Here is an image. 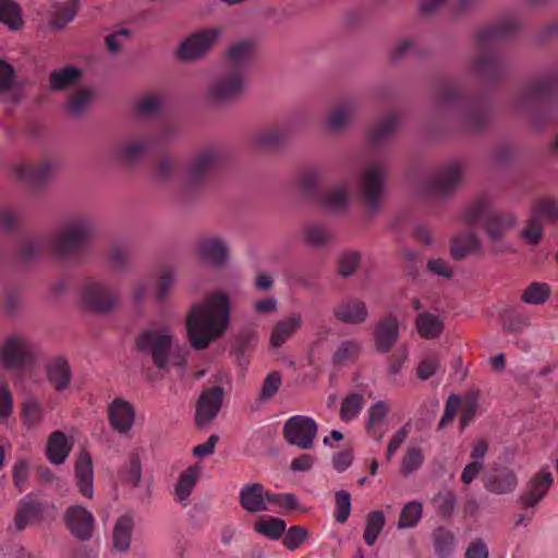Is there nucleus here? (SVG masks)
Segmentation results:
<instances>
[{"instance_id":"0eeeda50","label":"nucleus","mask_w":558,"mask_h":558,"mask_svg":"<svg viewBox=\"0 0 558 558\" xmlns=\"http://www.w3.org/2000/svg\"><path fill=\"white\" fill-rule=\"evenodd\" d=\"M385 179L386 168L381 162L369 163L362 173L359 193L366 210V219H372L380 210Z\"/></svg>"},{"instance_id":"603ef678","label":"nucleus","mask_w":558,"mask_h":558,"mask_svg":"<svg viewBox=\"0 0 558 558\" xmlns=\"http://www.w3.org/2000/svg\"><path fill=\"white\" fill-rule=\"evenodd\" d=\"M386 520L380 510L371 511L366 518L363 538L368 546H373L385 526Z\"/></svg>"},{"instance_id":"b1692460","label":"nucleus","mask_w":558,"mask_h":558,"mask_svg":"<svg viewBox=\"0 0 558 558\" xmlns=\"http://www.w3.org/2000/svg\"><path fill=\"white\" fill-rule=\"evenodd\" d=\"M209 48V31L204 29L185 38L174 51V56L183 62H192L202 58Z\"/></svg>"},{"instance_id":"69168bd1","label":"nucleus","mask_w":558,"mask_h":558,"mask_svg":"<svg viewBox=\"0 0 558 558\" xmlns=\"http://www.w3.org/2000/svg\"><path fill=\"white\" fill-rule=\"evenodd\" d=\"M388 405L384 401H377L368 409V418L366 422V430L368 434L376 435V425L381 423L388 413Z\"/></svg>"},{"instance_id":"aec40b11","label":"nucleus","mask_w":558,"mask_h":558,"mask_svg":"<svg viewBox=\"0 0 558 558\" xmlns=\"http://www.w3.org/2000/svg\"><path fill=\"white\" fill-rule=\"evenodd\" d=\"M65 523L72 535L87 541L93 536L95 518L90 511L81 505H74L65 511Z\"/></svg>"},{"instance_id":"a18cd8bd","label":"nucleus","mask_w":558,"mask_h":558,"mask_svg":"<svg viewBox=\"0 0 558 558\" xmlns=\"http://www.w3.org/2000/svg\"><path fill=\"white\" fill-rule=\"evenodd\" d=\"M54 171L56 167L49 161L41 162L37 166L20 165L16 167V173L21 179L37 183L49 179Z\"/></svg>"},{"instance_id":"4c0bfd02","label":"nucleus","mask_w":558,"mask_h":558,"mask_svg":"<svg viewBox=\"0 0 558 558\" xmlns=\"http://www.w3.org/2000/svg\"><path fill=\"white\" fill-rule=\"evenodd\" d=\"M316 203L331 211H344L349 205L348 191L344 186H335L332 189L322 191Z\"/></svg>"},{"instance_id":"f8f14e48","label":"nucleus","mask_w":558,"mask_h":558,"mask_svg":"<svg viewBox=\"0 0 558 558\" xmlns=\"http://www.w3.org/2000/svg\"><path fill=\"white\" fill-rule=\"evenodd\" d=\"M187 335L191 345L197 350L209 344V300L192 307L186 318Z\"/></svg>"},{"instance_id":"c9c22d12","label":"nucleus","mask_w":558,"mask_h":558,"mask_svg":"<svg viewBox=\"0 0 558 558\" xmlns=\"http://www.w3.org/2000/svg\"><path fill=\"white\" fill-rule=\"evenodd\" d=\"M398 122V117L393 112L384 117L368 131V143L373 147L381 146L393 134Z\"/></svg>"},{"instance_id":"58836bf2","label":"nucleus","mask_w":558,"mask_h":558,"mask_svg":"<svg viewBox=\"0 0 558 558\" xmlns=\"http://www.w3.org/2000/svg\"><path fill=\"white\" fill-rule=\"evenodd\" d=\"M357 105L355 101H347L335 108L327 118V126L335 132L343 131L355 116Z\"/></svg>"},{"instance_id":"f257e3e1","label":"nucleus","mask_w":558,"mask_h":558,"mask_svg":"<svg viewBox=\"0 0 558 558\" xmlns=\"http://www.w3.org/2000/svg\"><path fill=\"white\" fill-rule=\"evenodd\" d=\"M437 106L465 133H480L489 122V102L483 96H465L456 80H442L435 89Z\"/></svg>"},{"instance_id":"9d476101","label":"nucleus","mask_w":558,"mask_h":558,"mask_svg":"<svg viewBox=\"0 0 558 558\" xmlns=\"http://www.w3.org/2000/svg\"><path fill=\"white\" fill-rule=\"evenodd\" d=\"M245 81L243 74L226 69L211 84V107L239 100L244 93Z\"/></svg>"},{"instance_id":"6e6552de","label":"nucleus","mask_w":558,"mask_h":558,"mask_svg":"<svg viewBox=\"0 0 558 558\" xmlns=\"http://www.w3.org/2000/svg\"><path fill=\"white\" fill-rule=\"evenodd\" d=\"M81 301L89 311L107 314L119 305V293L108 280L89 279L81 290Z\"/></svg>"},{"instance_id":"bf43d9fd","label":"nucleus","mask_w":558,"mask_h":558,"mask_svg":"<svg viewBox=\"0 0 558 558\" xmlns=\"http://www.w3.org/2000/svg\"><path fill=\"white\" fill-rule=\"evenodd\" d=\"M231 257L229 245L219 238H211V267L222 269L227 267Z\"/></svg>"},{"instance_id":"473e14b6","label":"nucleus","mask_w":558,"mask_h":558,"mask_svg":"<svg viewBox=\"0 0 558 558\" xmlns=\"http://www.w3.org/2000/svg\"><path fill=\"white\" fill-rule=\"evenodd\" d=\"M502 331L509 333H521L530 325L529 317L519 305L506 306L499 313Z\"/></svg>"},{"instance_id":"49530a36","label":"nucleus","mask_w":558,"mask_h":558,"mask_svg":"<svg viewBox=\"0 0 558 558\" xmlns=\"http://www.w3.org/2000/svg\"><path fill=\"white\" fill-rule=\"evenodd\" d=\"M209 172V151H202L194 156L186 168V182L197 184L205 180Z\"/></svg>"},{"instance_id":"a878e982","label":"nucleus","mask_w":558,"mask_h":558,"mask_svg":"<svg viewBox=\"0 0 558 558\" xmlns=\"http://www.w3.org/2000/svg\"><path fill=\"white\" fill-rule=\"evenodd\" d=\"M46 374L49 384L58 392H63L70 388L72 369L69 362L57 356L50 360L46 366Z\"/></svg>"},{"instance_id":"2eb2a0df","label":"nucleus","mask_w":558,"mask_h":558,"mask_svg":"<svg viewBox=\"0 0 558 558\" xmlns=\"http://www.w3.org/2000/svg\"><path fill=\"white\" fill-rule=\"evenodd\" d=\"M541 217H545L549 221H556L558 219V203L554 199H544L533 210L527 226L521 232V236L533 246L538 244L543 238Z\"/></svg>"},{"instance_id":"37998d69","label":"nucleus","mask_w":558,"mask_h":558,"mask_svg":"<svg viewBox=\"0 0 558 558\" xmlns=\"http://www.w3.org/2000/svg\"><path fill=\"white\" fill-rule=\"evenodd\" d=\"M416 329L424 339H436L444 331V322L435 314L423 312L416 317Z\"/></svg>"},{"instance_id":"7c9ffc66","label":"nucleus","mask_w":558,"mask_h":558,"mask_svg":"<svg viewBox=\"0 0 558 558\" xmlns=\"http://www.w3.org/2000/svg\"><path fill=\"white\" fill-rule=\"evenodd\" d=\"M202 473V468L198 464L192 465L183 471L178 480V483L174 486V499L186 506L189 504V498L199 480Z\"/></svg>"},{"instance_id":"680f3d73","label":"nucleus","mask_w":558,"mask_h":558,"mask_svg":"<svg viewBox=\"0 0 558 558\" xmlns=\"http://www.w3.org/2000/svg\"><path fill=\"white\" fill-rule=\"evenodd\" d=\"M336 511L335 520L344 523L351 513V494L348 490L340 489L335 493Z\"/></svg>"},{"instance_id":"ddd939ff","label":"nucleus","mask_w":558,"mask_h":558,"mask_svg":"<svg viewBox=\"0 0 558 558\" xmlns=\"http://www.w3.org/2000/svg\"><path fill=\"white\" fill-rule=\"evenodd\" d=\"M35 356L36 349L25 337L12 336L0 350V364L15 369L31 363Z\"/></svg>"},{"instance_id":"412c9836","label":"nucleus","mask_w":558,"mask_h":558,"mask_svg":"<svg viewBox=\"0 0 558 558\" xmlns=\"http://www.w3.org/2000/svg\"><path fill=\"white\" fill-rule=\"evenodd\" d=\"M554 483L549 471L542 469L533 475L527 482L525 490L519 497V504L522 508H534L547 494Z\"/></svg>"},{"instance_id":"052dcab7","label":"nucleus","mask_w":558,"mask_h":558,"mask_svg":"<svg viewBox=\"0 0 558 558\" xmlns=\"http://www.w3.org/2000/svg\"><path fill=\"white\" fill-rule=\"evenodd\" d=\"M361 264V254L357 251H348L338 258L337 271L341 277H351Z\"/></svg>"},{"instance_id":"423d86ee","label":"nucleus","mask_w":558,"mask_h":558,"mask_svg":"<svg viewBox=\"0 0 558 558\" xmlns=\"http://www.w3.org/2000/svg\"><path fill=\"white\" fill-rule=\"evenodd\" d=\"M463 220L475 226L480 222L492 242L500 241L506 232L517 225V217L510 211L493 209L488 197L480 196L463 211Z\"/></svg>"},{"instance_id":"09e8293b","label":"nucleus","mask_w":558,"mask_h":558,"mask_svg":"<svg viewBox=\"0 0 558 558\" xmlns=\"http://www.w3.org/2000/svg\"><path fill=\"white\" fill-rule=\"evenodd\" d=\"M432 536L436 556L438 558L450 557L454 548V534L450 530L439 526L434 530Z\"/></svg>"},{"instance_id":"338daca9","label":"nucleus","mask_w":558,"mask_h":558,"mask_svg":"<svg viewBox=\"0 0 558 558\" xmlns=\"http://www.w3.org/2000/svg\"><path fill=\"white\" fill-rule=\"evenodd\" d=\"M90 90L84 88L76 92L68 102L69 111L74 116H81L88 108L92 101Z\"/></svg>"},{"instance_id":"e2e57ef3","label":"nucleus","mask_w":558,"mask_h":558,"mask_svg":"<svg viewBox=\"0 0 558 558\" xmlns=\"http://www.w3.org/2000/svg\"><path fill=\"white\" fill-rule=\"evenodd\" d=\"M361 350L359 342L354 340L343 341L332 355V363L337 366H342L356 355Z\"/></svg>"},{"instance_id":"ea45409f","label":"nucleus","mask_w":558,"mask_h":558,"mask_svg":"<svg viewBox=\"0 0 558 558\" xmlns=\"http://www.w3.org/2000/svg\"><path fill=\"white\" fill-rule=\"evenodd\" d=\"M323 170L319 168L306 169L298 178V186L303 196L310 201L316 202L322 191L318 185L323 180Z\"/></svg>"},{"instance_id":"5701e85b","label":"nucleus","mask_w":558,"mask_h":558,"mask_svg":"<svg viewBox=\"0 0 558 558\" xmlns=\"http://www.w3.org/2000/svg\"><path fill=\"white\" fill-rule=\"evenodd\" d=\"M333 317L347 325H360L368 317V310L364 301L356 298L341 300L332 310Z\"/></svg>"},{"instance_id":"8fccbe9b","label":"nucleus","mask_w":558,"mask_h":558,"mask_svg":"<svg viewBox=\"0 0 558 558\" xmlns=\"http://www.w3.org/2000/svg\"><path fill=\"white\" fill-rule=\"evenodd\" d=\"M432 504L442 519H450L457 506V495L445 488L434 496Z\"/></svg>"},{"instance_id":"f704fd0d","label":"nucleus","mask_w":558,"mask_h":558,"mask_svg":"<svg viewBox=\"0 0 558 558\" xmlns=\"http://www.w3.org/2000/svg\"><path fill=\"white\" fill-rule=\"evenodd\" d=\"M482 241L474 232H466L454 236L450 244V254L454 260H462L469 254L478 251Z\"/></svg>"},{"instance_id":"0e129e2a","label":"nucleus","mask_w":558,"mask_h":558,"mask_svg":"<svg viewBox=\"0 0 558 558\" xmlns=\"http://www.w3.org/2000/svg\"><path fill=\"white\" fill-rule=\"evenodd\" d=\"M308 530L302 525H292L287 531L282 544L289 550L299 548L308 537Z\"/></svg>"},{"instance_id":"79ce46f5","label":"nucleus","mask_w":558,"mask_h":558,"mask_svg":"<svg viewBox=\"0 0 558 558\" xmlns=\"http://www.w3.org/2000/svg\"><path fill=\"white\" fill-rule=\"evenodd\" d=\"M134 529V519L126 513L121 515L113 527V546L120 551L130 548L131 537Z\"/></svg>"},{"instance_id":"6ab92c4d","label":"nucleus","mask_w":558,"mask_h":558,"mask_svg":"<svg viewBox=\"0 0 558 558\" xmlns=\"http://www.w3.org/2000/svg\"><path fill=\"white\" fill-rule=\"evenodd\" d=\"M463 168L459 162L447 165L435 178L429 180L425 186L429 195L448 196L452 194L461 183Z\"/></svg>"},{"instance_id":"4468645a","label":"nucleus","mask_w":558,"mask_h":558,"mask_svg":"<svg viewBox=\"0 0 558 558\" xmlns=\"http://www.w3.org/2000/svg\"><path fill=\"white\" fill-rule=\"evenodd\" d=\"M257 342L258 333L253 326H245L231 336L229 355L240 368H247Z\"/></svg>"},{"instance_id":"2f4dec72","label":"nucleus","mask_w":558,"mask_h":558,"mask_svg":"<svg viewBox=\"0 0 558 558\" xmlns=\"http://www.w3.org/2000/svg\"><path fill=\"white\" fill-rule=\"evenodd\" d=\"M44 403L34 396H27L21 408V420L27 429L38 428L45 421Z\"/></svg>"},{"instance_id":"7ed1b4c3","label":"nucleus","mask_w":558,"mask_h":558,"mask_svg":"<svg viewBox=\"0 0 558 558\" xmlns=\"http://www.w3.org/2000/svg\"><path fill=\"white\" fill-rule=\"evenodd\" d=\"M557 95L558 73H549L527 81L513 97L512 106L538 129L548 119L547 106Z\"/></svg>"},{"instance_id":"72a5a7b5","label":"nucleus","mask_w":558,"mask_h":558,"mask_svg":"<svg viewBox=\"0 0 558 558\" xmlns=\"http://www.w3.org/2000/svg\"><path fill=\"white\" fill-rule=\"evenodd\" d=\"M43 511L44 508L41 504L35 501L31 497L23 498L19 505L14 519L16 530L22 531L27 525L39 521L43 515Z\"/></svg>"},{"instance_id":"bb28decb","label":"nucleus","mask_w":558,"mask_h":558,"mask_svg":"<svg viewBox=\"0 0 558 558\" xmlns=\"http://www.w3.org/2000/svg\"><path fill=\"white\" fill-rule=\"evenodd\" d=\"M239 504L248 513L268 510L265 502V487L260 483H247L239 493Z\"/></svg>"},{"instance_id":"a19ab883","label":"nucleus","mask_w":558,"mask_h":558,"mask_svg":"<svg viewBox=\"0 0 558 558\" xmlns=\"http://www.w3.org/2000/svg\"><path fill=\"white\" fill-rule=\"evenodd\" d=\"M304 243L313 248L327 247L333 240L331 230L319 223H311L303 229Z\"/></svg>"},{"instance_id":"a211bd4d","label":"nucleus","mask_w":558,"mask_h":558,"mask_svg":"<svg viewBox=\"0 0 558 558\" xmlns=\"http://www.w3.org/2000/svg\"><path fill=\"white\" fill-rule=\"evenodd\" d=\"M107 417L112 430L120 435H126L135 424L136 410L130 401L116 398L108 404Z\"/></svg>"},{"instance_id":"5fc2aeb1","label":"nucleus","mask_w":558,"mask_h":558,"mask_svg":"<svg viewBox=\"0 0 558 558\" xmlns=\"http://www.w3.org/2000/svg\"><path fill=\"white\" fill-rule=\"evenodd\" d=\"M550 292L547 283L532 282L522 293L521 300L526 304L541 305L549 299Z\"/></svg>"},{"instance_id":"c85d7f7f","label":"nucleus","mask_w":558,"mask_h":558,"mask_svg":"<svg viewBox=\"0 0 558 558\" xmlns=\"http://www.w3.org/2000/svg\"><path fill=\"white\" fill-rule=\"evenodd\" d=\"M303 318L300 313H292L286 319L276 323L272 328L269 344L277 349L282 347L301 327Z\"/></svg>"},{"instance_id":"864d4df0","label":"nucleus","mask_w":558,"mask_h":558,"mask_svg":"<svg viewBox=\"0 0 558 558\" xmlns=\"http://www.w3.org/2000/svg\"><path fill=\"white\" fill-rule=\"evenodd\" d=\"M0 22L11 29H17L22 26L20 7L13 0H0Z\"/></svg>"},{"instance_id":"13d9d810","label":"nucleus","mask_w":558,"mask_h":558,"mask_svg":"<svg viewBox=\"0 0 558 558\" xmlns=\"http://www.w3.org/2000/svg\"><path fill=\"white\" fill-rule=\"evenodd\" d=\"M175 283V271L171 267H163L160 270L157 286L154 292L156 301H165Z\"/></svg>"},{"instance_id":"1a4fd4ad","label":"nucleus","mask_w":558,"mask_h":558,"mask_svg":"<svg viewBox=\"0 0 558 558\" xmlns=\"http://www.w3.org/2000/svg\"><path fill=\"white\" fill-rule=\"evenodd\" d=\"M294 133L295 123L286 121L252 132L247 143L255 151L277 153L290 142Z\"/></svg>"},{"instance_id":"de8ad7c7","label":"nucleus","mask_w":558,"mask_h":558,"mask_svg":"<svg viewBox=\"0 0 558 558\" xmlns=\"http://www.w3.org/2000/svg\"><path fill=\"white\" fill-rule=\"evenodd\" d=\"M82 75V71L73 65H66L56 70L50 74V87L53 90H62L76 84Z\"/></svg>"},{"instance_id":"4be33fe9","label":"nucleus","mask_w":558,"mask_h":558,"mask_svg":"<svg viewBox=\"0 0 558 558\" xmlns=\"http://www.w3.org/2000/svg\"><path fill=\"white\" fill-rule=\"evenodd\" d=\"M484 487L492 494H511L518 486L515 472L508 466L495 468L483 478Z\"/></svg>"},{"instance_id":"39448f33","label":"nucleus","mask_w":558,"mask_h":558,"mask_svg":"<svg viewBox=\"0 0 558 558\" xmlns=\"http://www.w3.org/2000/svg\"><path fill=\"white\" fill-rule=\"evenodd\" d=\"M136 345L140 352L151 357L159 369L169 365L184 367L186 350L181 345H173L167 328L150 327L143 330L137 337Z\"/></svg>"},{"instance_id":"774afa93","label":"nucleus","mask_w":558,"mask_h":558,"mask_svg":"<svg viewBox=\"0 0 558 558\" xmlns=\"http://www.w3.org/2000/svg\"><path fill=\"white\" fill-rule=\"evenodd\" d=\"M282 384V375L280 372H271L264 379L260 391L259 399L265 401L271 399L279 390Z\"/></svg>"},{"instance_id":"f03ea898","label":"nucleus","mask_w":558,"mask_h":558,"mask_svg":"<svg viewBox=\"0 0 558 558\" xmlns=\"http://www.w3.org/2000/svg\"><path fill=\"white\" fill-rule=\"evenodd\" d=\"M519 28L513 20H504L480 29L476 34L478 54L474 60L472 71L483 82L498 84L505 77L508 65L495 48V44L509 38Z\"/></svg>"},{"instance_id":"4d7b16f0","label":"nucleus","mask_w":558,"mask_h":558,"mask_svg":"<svg viewBox=\"0 0 558 558\" xmlns=\"http://www.w3.org/2000/svg\"><path fill=\"white\" fill-rule=\"evenodd\" d=\"M423 512V504L414 500L408 502L400 513L398 522V529H410L414 527L421 520Z\"/></svg>"},{"instance_id":"3c124183","label":"nucleus","mask_w":558,"mask_h":558,"mask_svg":"<svg viewBox=\"0 0 558 558\" xmlns=\"http://www.w3.org/2000/svg\"><path fill=\"white\" fill-rule=\"evenodd\" d=\"M286 521L280 518H269L268 520L258 519L255 521L254 529L257 533L277 541L286 532Z\"/></svg>"},{"instance_id":"dca6fc26","label":"nucleus","mask_w":558,"mask_h":558,"mask_svg":"<svg viewBox=\"0 0 558 558\" xmlns=\"http://www.w3.org/2000/svg\"><path fill=\"white\" fill-rule=\"evenodd\" d=\"M257 43L254 39H242L231 44L225 52V66L232 72L246 76V70L254 61Z\"/></svg>"},{"instance_id":"20e7f679","label":"nucleus","mask_w":558,"mask_h":558,"mask_svg":"<svg viewBox=\"0 0 558 558\" xmlns=\"http://www.w3.org/2000/svg\"><path fill=\"white\" fill-rule=\"evenodd\" d=\"M95 231V222L87 216H80L66 221L62 228L43 243L28 242L23 246L24 257L46 247L57 256H68L87 243Z\"/></svg>"},{"instance_id":"cd10ccee","label":"nucleus","mask_w":558,"mask_h":558,"mask_svg":"<svg viewBox=\"0 0 558 558\" xmlns=\"http://www.w3.org/2000/svg\"><path fill=\"white\" fill-rule=\"evenodd\" d=\"M76 486L82 496L92 499L94 496V468L88 452L80 453L75 463Z\"/></svg>"},{"instance_id":"6e6d98bb","label":"nucleus","mask_w":558,"mask_h":558,"mask_svg":"<svg viewBox=\"0 0 558 558\" xmlns=\"http://www.w3.org/2000/svg\"><path fill=\"white\" fill-rule=\"evenodd\" d=\"M365 404L363 395L351 393L347 396L340 407V418L344 422H350L361 412Z\"/></svg>"},{"instance_id":"c756f323","label":"nucleus","mask_w":558,"mask_h":558,"mask_svg":"<svg viewBox=\"0 0 558 558\" xmlns=\"http://www.w3.org/2000/svg\"><path fill=\"white\" fill-rule=\"evenodd\" d=\"M151 144V137L131 140L117 146L114 149V156L123 163L134 165L141 160Z\"/></svg>"},{"instance_id":"393cba45","label":"nucleus","mask_w":558,"mask_h":558,"mask_svg":"<svg viewBox=\"0 0 558 558\" xmlns=\"http://www.w3.org/2000/svg\"><path fill=\"white\" fill-rule=\"evenodd\" d=\"M399 339L398 319L389 315L378 322L374 329L375 348L379 353H388Z\"/></svg>"},{"instance_id":"c03bdc74","label":"nucleus","mask_w":558,"mask_h":558,"mask_svg":"<svg viewBox=\"0 0 558 558\" xmlns=\"http://www.w3.org/2000/svg\"><path fill=\"white\" fill-rule=\"evenodd\" d=\"M215 377V385H211V421L221 410L223 398L227 393L226 386L231 390V378L227 372L218 371Z\"/></svg>"},{"instance_id":"e433bc0d","label":"nucleus","mask_w":558,"mask_h":558,"mask_svg":"<svg viewBox=\"0 0 558 558\" xmlns=\"http://www.w3.org/2000/svg\"><path fill=\"white\" fill-rule=\"evenodd\" d=\"M72 445L66 436L60 432H53L47 442V458L53 464H61L68 458Z\"/></svg>"},{"instance_id":"f3484780","label":"nucleus","mask_w":558,"mask_h":558,"mask_svg":"<svg viewBox=\"0 0 558 558\" xmlns=\"http://www.w3.org/2000/svg\"><path fill=\"white\" fill-rule=\"evenodd\" d=\"M232 305L223 291H211V343L222 338L231 324Z\"/></svg>"},{"instance_id":"9b49d317","label":"nucleus","mask_w":558,"mask_h":558,"mask_svg":"<svg viewBox=\"0 0 558 558\" xmlns=\"http://www.w3.org/2000/svg\"><path fill=\"white\" fill-rule=\"evenodd\" d=\"M317 430V423L312 417L294 415L286 421L282 434L288 444L302 449H311Z\"/></svg>"}]
</instances>
